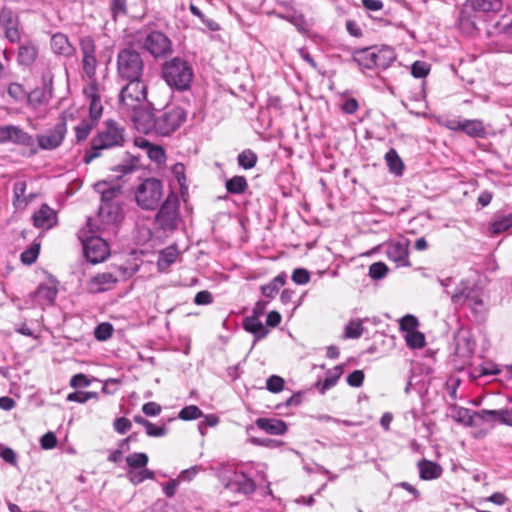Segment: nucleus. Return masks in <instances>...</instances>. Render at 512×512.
<instances>
[{
	"label": "nucleus",
	"instance_id": "11",
	"mask_svg": "<svg viewBox=\"0 0 512 512\" xmlns=\"http://www.w3.org/2000/svg\"><path fill=\"white\" fill-rule=\"evenodd\" d=\"M80 50L82 54V69L85 76L88 78V83L96 80V69L98 60L96 57V44L91 36H84L79 41Z\"/></svg>",
	"mask_w": 512,
	"mask_h": 512
},
{
	"label": "nucleus",
	"instance_id": "43",
	"mask_svg": "<svg viewBox=\"0 0 512 512\" xmlns=\"http://www.w3.org/2000/svg\"><path fill=\"white\" fill-rule=\"evenodd\" d=\"M148 460L149 458L147 454L142 452L132 453L126 457V463L129 467V470L145 468Z\"/></svg>",
	"mask_w": 512,
	"mask_h": 512
},
{
	"label": "nucleus",
	"instance_id": "21",
	"mask_svg": "<svg viewBox=\"0 0 512 512\" xmlns=\"http://www.w3.org/2000/svg\"><path fill=\"white\" fill-rule=\"evenodd\" d=\"M33 224L37 228L48 230L57 223L56 212L48 205L43 204L38 211L33 214Z\"/></svg>",
	"mask_w": 512,
	"mask_h": 512
},
{
	"label": "nucleus",
	"instance_id": "57",
	"mask_svg": "<svg viewBox=\"0 0 512 512\" xmlns=\"http://www.w3.org/2000/svg\"><path fill=\"white\" fill-rule=\"evenodd\" d=\"M266 387L270 392L278 393L284 387V380L280 376L272 375L267 379Z\"/></svg>",
	"mask_w": 512,
	"mask_h": 512
},
{
	"label": "nucleus",
	"instance_id": "40",
	"mask_svg": "<svg viewBox=\"0 0 512 512\" xmlns=\"http://www.w3.org/2000/svg\"><path fill=\"white\" fill-rule=\"evenodd\" d=\"M58 290L54 285H39L36 290V295L39 299L44 300L47 304H53Z\"/></svg>",
	"mask_w": 512,
	"mask_h": 512
},
{
	"label": "nucleus",
	"instance_id": "1",
	"mask_svg": "<svg viewBox=\"0 0 512 512\" xmlns=\"http://www.w3.org/2000/svg\"><path fill=\"white\" fill-rule=\"evenodd\" d=\"M162 78L173 90L187 91L191 87L194 71L191 64L181 57L166 61L161 69Z\"/></svg>",
	"mask_w": 512,
	"mask_h": 512
},
{
	"label": "nucleus",
	"instance_id": "29",
	"mask_svg": "<svg viewBox=\"0 0 512 512\" xmlns=\"http://www.w3.org/2000/svg\"><path fill=\"white\" fill-rule=\"evenodd\" d=\"M287 275L285 272L274 277L268 284L261 287V293L264 297L273 299L278 294L280 288L285 285Z\"/></svg>",
	"mask_w": 512,
	"mask_h": 512
},
{
	"label": "nucleus",
	"instance_id": "52",
	"mask_svg": "<svg viewBox=\"0 0 512 512\" xmlns=\"http://www.w3.org/2000/svg\"><path fill=\"white\" fill-rule=\"evenodd\" d=\"M8 95L16 102L22 101L24 98H27V92L25 91L23 85L19 83H11L7 89Z\"/></svg>",
	"mask_w": 512,
	"mask_h": 512
},
{
	"label": "nucleus",
	"instance_id": "51",
	"mask_svg": "<svg viewBox=\"0 0 512 512\" xmlns=\"http://www.w3.org/2000/svg\"><path fill=\"white\" fill-rule=\"evenodd\" d=\"M113 326L108 322H103L96 326L94 336L99 341H106L113 334Z\"/></svg>",
	"mask_w": 512,
	"mask_h": 512
},
{
	"label": "nucleus",
	"instance_id": "44",
	"mask_svg": "<svg viewBox=\"0 0 512 512\" xmlns=\"http://www.w3.org/2000/svg\"><path fill=\"white\" fill-rule=\"evenodd\" d=\"M26 187L27 185L25 181H17L14 183V205L18 208L25 206L28 202L26 197Z\"/></svg>",
	"mask_w": 512,
	"mask_h": 512
},
{
	"label": "nucleus",
	"instance_id": "61",
	"mask_svg": "<svg viewBox=\"0 0 512 512\" xmlns=\"http://www.w3.org/2000/svg\"><path fill=\"white\" fill-rule=\"evenodd\" d=\"M218 417L215 415H206L204 420L199 423L198 429L201 435H205L207 427H213L218 424Z\"/></svg>",
	"mask_w": 512,
	"mask_h": 512
},
{
	"label": "nucleus",
	"instance_id": "30",
	"mask_svg": "<svg viewBox=\"0 0 512 512\" xmlns=\"http://www.w3.org/2000/svg\"><path fill=\"white\" fill-rule=\"evenodd\" d=\"M462 132L473 138H484L486 129L481 120L464 119Z\"/></svg>",
	"mask_w": 512,
	"mask_h": 512
},
{
	"label": "nucleus",
	"instance_id": "18",
	"mask_svg": "<svg viewBox=\"0 0 512 512\" xmlns=\"http://www.w3.org/2000/svg\"><path fill=\"white\" fill-rule=\"evenodd\" d=\"M83 93L89 103V118L98 122L103 113L98 82L93 81L92 83H87L83 89Z\"/></svg>",
	"mask_w": 512,
	"mask_h": 512
},
{
	"label": "nucleus",
	"instance_id": "31",
	"mask_svg": "<svg viewBox=\"0 0 512 512\" xmlns=\"http://www.w3.org/2000/svg\"><path fill=\"white\" fill-rule=\"evenodd\" d=\"M476 286L471 285L469 281H461L456 287L455 292L451 293V301L454 305H464L465 300L470 296Z\"/></svg>",
	"mask_w": 512,
	"mask_h": 512
},
{
	"label": "nucleus",
	"instance_id": "46",
	"mask_svg": "<svg viewBox=\"0 0 512 512\" xmlns=\"http://www.w3.org/2000/svg\"><path fill=\"white\" fill-rule=\"evenodd\" d=\"M406 345L411 349H421L425 346V336L420 331H414L404 335Z\"/></svg>",
	"mask_w": 512,
	"mask_h": 512
},
{
	"label": "nucleus",
	"instance_id": "50",
	"mask_svg": "<svg viewBox=\"0 0 512 512\" xmlns=\"http://www.w3.org/2000/svg\"><path fill=\"white\" fill-rule=\"evenodd\" d=\"M145 146L147 147L148 157L156 162L157 164H162L165 161V151L162 147L151 145L148 142H145Z\"/></svg>",
	"mask_w": 512,
	"mask_h": 512
},
{
	"label": "nucleus",
	"instance_id": "3",
	"mask_svg": "<svg viewBox=\"0 0 512 512\" xmlns=\"http://www.w3.org/2000/svg\"><path fill=\"white\" fill-rule=\"evenodd\" d=\"M124 129L114 120H107L92 140L91 151L85 154V162L89 163L99 156L98 150L122 146Z\"/></svg>",
	"mask_w": 512,
	"mask_h": 512
},
{
	"label": "nucleus",
	"instance_id": "38",
	"mask_svg": "<svg viewBox=\"0 0 512 512\" xmlns=\"http://www.w3.org/2000/svg\"><path fill=\"white\" fill-rule=\"evenodd\" d=\"M98 122L85 118L75 127V135L78 142L84 141L88 138L91 131L97 125Z\"/></svg>",
	"mask_w": 512,
	"mask_h": 512
},
{
	"label": "nucleus",
	"instance_id": "33",
	"mask_svg": "<svg viewBox=\"0 0 512 512\" xmlns=\"http://www.w3.org/2000/svg\"><path fill=\"white\" fill-rule=\"evenodd\" d=\"M467 305L475 314H482L485 311V304L482 292L479 288L470 291V296L465 300Z\"/></svg>",
	"mask_w": 512,
	"mask_h": 512
},
{
	"label": "nucleus",
	"instance_id": "2",
	"mask_svg": "<svg viewBox=\"0 0 512 512\" xmlns=\"http://www.w3.org/2000/svg\"><path fill=\"white\" fill-rule=\"evenodd\" d=\"M96 190L101 194V204L98 216L104 224H115L121 220L122 208L118 197L121 195L119 185H110L107 182L96 184Z\"/></svg>",
	"mask_w": 512,
	"mask_h": 512
},
{
	"label": "nucleus",
	"instance_id": "12",
	"mask_svg": "<svg viewBox=\"0 0 512 512\" xmlns=\"http://www.w3.org/2000/svg\"><path fill=\"white\" fill-rule=\"evenodd\" d=\"M138 42L155 58L164 57L172 52L170 39L160 31H152Z\"/></svg>",
	"mask_w": 512,
	"mask_h": 512
},
{
	"label": "nucleus",
	"instance_id": "64",
	"mask_svg": "<svg viewBox=\"0 0 512 512\" xmlns=\"http://www.w3.org/2000/svg\"><path fill=\"white\" fill-rule=\"evenodd\" d=\"M213 301L212 294L207 290H202L195 295L194 302L197 305H208Z\"/></svg>",
	"mask_w": 512,
	"mask_h": 512
},
{
	"label": "nucleus",
	"instance_id": "34",
	"mask_svg": "<svg viewBox=\"0 0 512 512\" xmlns=\"http://www.w3.org/2000/svg\"><path fill=\"white\" fill-rule=\"evenodd\" d=\"M474 10L482 12H498L501 10L502 0H471Z\"/></svg>",
	"mask_w": 512,
	"mask_h": 512
},
{
	"label": "nucleus",
	"instance_id": "22",
	"mask_svg": "<svg viewBox=\"0 0 512 512\" xmlns=\"http://www.w3.org/2000/svg\"><path fill=\"white\" fill-rule=\"evenodd\" d=\"M51 48L55 54L64 57H71L75 53V48L63 33H56L51 37Z\"/></svg>",
	"mask_w": 512,
	"mask_h": 512
},
{
	"label": "nucleus",
	"instance_id": "48",
	"mask_svg": "<svg viewBox=\"0 0 512 512\" xmlns=\"http://www.w3.org/2000/svg\"><path fill=\"white\" fill-rule=\"evenodd\" d=\"M91 399L98 400L99 394L97 392L92 391H76L67 395V401L70 402L85 403Z\"/></svg>",
	"mask_w": 512,
	"mask_h": 512
},
{
	"label": "nucleus",
	"instance_id": "54",
	"mask_svg": "<svg viewBox=\"0 0 512 512\" xmlns=\"http://www.w3.org/2000/svg\"><path fill=\"white\" fill-rule=\"evenodd\" d=\"M388 268L383 262H375L369 267V276L374 280H379L387 275Z\"/></svg>",
	"mask_w": 512,
	"mask_h": 512
},
{
	"label": "nucleus",
	"instance_id": "14",
	"mask_svg": "<svg viewBox=\"0 0 512 512\" xmlns=\"http://www.w3.org/2000/svg\"><path fill=\"white\" fill-rule=\"evenodd\" d=\"M67 133V125L65 120H61L55 124V126L48 130L44 134H39L36 136V140L38 145L36 148L39 150H53L58 148Z\"/></svg>",
	"mask_w": 512,
	"mask_h": 512
},
{
	"label": "nucleus",
	"instance_id": "25",
	"mask_svg": "<svg viewBox=\"0 0 512 512\" xmlns=\"http://www.w3.org/2000/svg\"><path fill=\"white\" fill-rule=\"evenodd\" d=\"M419 476L422 480H434L441 477L443 473L442 467L433 461L421 459L418 464Z\"/></svg>",
	"mask_w": 512,
	"mask_h": 512
},
{
	"label": "nucleus",
	"instance_id": "36",
	"mask_svg": "<svg viewBox=\"0 0 512 512\" xmlns=\"http://www.w3.org/2000/svg\"><path fill=\"white\" fill-rule=\"evenodd\" d=\"M385 160L390 172L394 173L395 175H402L404 164L396 150L390 149L385 155Z\"/></svg>",
	"mask_w": 512,
	"mask_h": 512
},
{
	"label": "nucleus",
	"instance_id": "10",
	"mask_svg": "<svg viewBox=\"0 0 512 512\" xmlns=\"http://www.w3.org/2000/svg\"><path fill=\"white\" fill-rule=\"evenodd\" d=\"M13 143L30 149L32 154H36L38 149L35 146L34 137L16 125L0 126V144Z\"/></svg>",
	"mask_w": 512,
	"mask_h": 512
},
{
	"label": "nucleus",
	"instance_id": "15",
	"mask_svg": "<svg viewBox=\"0 0 512 512\" xmlns=\"http://www.w3.org/2000/svg\"><path fill=\"white\" fill-rule=\"evenodd\" d=\"M83 251L87 261L92 264L103 262L110 254L107 242L97 236L83 240Z\"/></svg>",
	"mask_w": 512,
	"mask_h": 512
},
{
	"label": "nucleus",
	"instance_id": "16",
	"mask_svg": "<svg viewBox=\"0 0 512 512\" xmlns=\"http://www.w3.org/2000/svg\"><path fill=\"white\" fill-rule=\"evenodd\" d=\"M122 115L129 118L134 123L135 128L139 132L144 134L155 132L156 114L152 113L148 109H145L144 105L142 107L136 108L135 111L123 113Z\"/></svg>",
	"mask_w": 512,
	"mask_h": 512
},
{
	"label": "nucleus",
	"instance_id": "8",
	"mask_svg": "<svg viewBox=\"0 0 512 512\" xmlns=\"http://www.w3.org/2000/svg\"><path fill=\"white\" fill-rule=\"evenodd\" d=\"M162 196V183L155 178L145 179L135 191L136 202L144 210H154L157 208Z\"/></svg>",
	"mask_w": 512,
	"mask_h": 512
},
{
	"label": "nucleus",
	"instance_id": "35",
	"mask_svg": "<svg viewBox=\"0 0 512 512\" xmlns=\"http://www.w3.org/2000/svg\"><path fill=\"white\" fill-rule=\"evenodd\" d=\"M127 476L129 481L134 484L138 485L145 480H154L155 479V473L152 470L145 468L136 469V470H128Z\"/></svg>",
	"mask_w": 512,
	"mask_h": 512
},
{
	"label": "nucleus",
	"instance_id": "42",
	"mask_svg": "<svg viewBox=\"0 0 512 512\" xmlns=\"http://www.w3.org/2000/svg\"><path fill=\"white\" fill-rule=\"evenodd\" d=\"M482 413L491 416V418L495 421L512 426V408L500 410H483Z\"/></svg>",
	"mask_w": 512,
	"mask_h": 512
},
{
	"label": "nucleus",
	"instance_id": "24",
	"mask_svg": "<svg viewBox=\"0 0 512 512\" xmlns=\"http://www.w3.org/2000/svg\"><path fill=\"white\" fill-rule=\"evenodd\" d=\"M243 328L254 336L253 344L261 339H264L269 330L260 321V318L247 316L243 320Z\"/></svg>",
	"mask_w": 512,
	"mask_h": 512
},
{
	"label": "nucleus",
	"instance_id": "37",
	"mask_svg": "<svg viewBox=\"0 0 512 512\" xmlns=\"http://www.w3.org/2000/svg\"><path fill=\"white\" fill-rule=\"evenodd\" d=\"M225 187L231 194H242L247 190L248 183L244 176H234L226 181Z\"/></svg>",
	"mask_w": 512,
	"mask_h": 512
},
{
	"label": "nucleus",
	"instance_id": "53",
	"mask_svg": "<svg viewBox=\"0 0 512 512\" xmlns=\"http://www.w3.org/2000/svg\"><path fill=\"white\" fill-rule=\"evenodd\" d=\"M202 415V411L195 405L186 406L179 412V418L185 421L198 419Z\"/></svg>",
	"mask_w": 512,
	"mask_h": 512
},
{
	"label": "nucleus",
	"instance_id": "6",
	"mask_svg": "<svg viewBox=\"0 0 512 512\" xmlns=\"http://www.w3.org/2000/svg\"><path fill=\"white\" fill-rule=\"evenodd\" d=\"M144 70V62L140 55L135 50L123 49L117 56V74L123 80H137L142 79Z\"/></svg>",
	"mask_w": 512,
	"mask_h": 512
},
{
	"label": "nucleus",
	"instance_id": "62",
	"mask_svg": "<svg viewBox=\"0 0 512 512\" xmlns=\"http://www.w3.org/2000/svg\"><path fill=\"white\" fill-rule=\"evenodd\" d=\"M146 431V434L150 437H162L164 435H166L167 433V428L162 425V426H157L155 424H153L152 422L147 426V428L145 429Z\"/></svg>",
	"mask_w": 512,
	"mask_h": 512
},
{
	"label": "nucleus",
	"instance_id": "58",
	"mask_svg": "<svg viewBox=\"0 0 512 512\" xmlns=\"http://www.w3.org/2000/svg\"><path fill=\"white\" fill-rule=\"evenodd\" d=\"M90 383L89 378L82 373L74 375L70 380V386L76 389L88 387Z\"/></svg>",
	"mask_w": 512,
	"mask_h": 512
},
{
	"label": "nucleus",
	"instance_id": "60",
	"mask_svg": "<svg viewBox=\"0 0 512 512\" xmlns=\"http://www.w3.org/2000/svg\"><path fill=\"white\" fill-rule=\"evenodd\" d=\"M364 381V373L362 370H355L347 377V383L351 387H360Z\"/></svg>",
	"mask_w": 512,
	"mask_h": 512
},
{
	"label": "nucleus",
	"instance_id": "17",
	"mask_svg": "<svg viewBox=\"0 0 512 512\" xmlns=\"http://www.w3.org/2000/svg\"><path fill=\"white\" fill-rule=\"evenodd\" d=\"M386 255L397 267H410L409 240L402 239L389 242L386 246Z\"/></svg>",
	"mask_w": 512,
	"mask_h": 512
},
{
	"label": "nucleus",
	"instance_id": "55",
	"mask_svg": "<svg viewBox=\"0 0 512 512\" xmlns=\"http://www.w3.org/2000/svg\"><path fill=\"white\" fill-rule=\"evenodd\" d=\"M310 278V273L304 268H296L292 273V281L298 285L307 284Z\"/></svg>",
	"mask_w": 512,
	"mask_h": 512
},
{
	"label": "nucleus",
	"instance_id": "20",
	"mask_svg": "<svg viewBox=\"0 0 512 512\" xmlns=\"http://www.w3.org/2000/svg\"><path fill=\"white\" fill-rule=\"evenodd\" d=\"M117 282L118 276L112 272L98 273L87 282V290L93 294L106 292L113 289Z\"/></svg>",
	"mask_w": 512,
	"mask_h": 512
},
{
	"label": "nucleus",
	"instance_id": "28",
	"mask_svg": "<svg viewBox=\"0 0 512 512\" xmlns=\"http://www.w3.org/2000/svg\"><path fill=\"white\" fill-rule=\"evenodd\" d=\"M374 57H375L376 68H379V69L388 68L396 59L394 50L388 46H383L381 48H375Z\"/></svg>",
	"mask_w": 512,
	"mask_h": 512
},
{
	"label": "nucleus",
	"instance_id": "23",
	"mask_svg": "<svg viewBox=\"0 0 512 512\" xmlns=\"http://www.w3.org/2000/svg\"><path fill=\"white\" fill-rule=\"evenodd\" d=\"M256 426L270 435H283L287 431V425L283 420L275 418H258Z\"/></svg>",
	"mask_w": 512,
	"mask_h": 512
},
{
	"label": "nucleus",
	"instance_id": "45",
	"mask_svg": "<svg viewBox=\"0 0 512 512\" xmlns=\"http://www.w3.org/2000/svg\"><path fill=\"white\" fill-rule=\"evenodd\" d=\"M40 252V242L34 241L27 249H25L20 256L22 263L26 265L33 264Z\"/></svg>",
	"mask_w": 512,
	"mask_h": 512
},
{
	"label": "nucleus",
	"instance_id": "63",
	"mask_svg": "<svg viewBox=\"0 0 512 512\" xmlns=\"http://www.w3.org/2000/svg\"><path fill=\"white\" fill-rule=\"evenodd\" d=\"M40 444L43 449H53L57 444V438L54 433L48 432L41 437Z\"/></svg>",
	"mask_w": 512,
	"mask_h": 512
},
{
	"label": "nucleus",
	"instance_id": "5",
	"mask_svg": "<svg viewBox=\"0 0 512 512\" xmlns=\"http://www.w3.org/2000/svg\"><path fill=\"white\" fill-rule=\"evenodd\" d=\"M147 99V85L142 79L128 80L118 96V108L121 114L142 107Z\"/></svg>",
	"mask_w": 512,
	"mask_h": 512
},
{
	"label": "nucleus",
	"instance_id": "9",
	"mask_svg": "<svg viewBox=\"0 0 512 512\" xmlns=\"http://www.w3.org/2000/svg\"><path fill=\"white\" fill-rule=\"evenodd\" d=\"M179 222V199L171 193L160 207L156 215V223L163 231L173 232L177 229Z\"/></svg>",
	"mask_w": 512,
	"mask_h": 512
},
{
	"label": "nucleus",
	"instance_id": "49",
	"mask_svg": "<svg viewBox=\"0 0 512 512\" xmlns=\"http://www.w3.org/2000/svg\"><path fill=\"white\" fill-rule=\"evenodd\" d=\"M399 326H400L401 331L405 332V334H408V333L417 331L419 322L415 316H413L411 314H407L400 319Z\"/></svg>",
	"mask_w": 512,
	"mask_h": 512
},
{
	"label": "nucleus",
	"instance_id": "32",
	"mask_svg": "<svg viewBox=\"0 0 512 512\" xmlns=\"http://www.w3.org/2000/svg\"><path fill=\"white\" fill-rule=\"evenodd\" d=\"M178 250L174 246H169L163 249L157 261V266L160 271H166L171 264H173L178 257Z\"/></svg>",
	"mask_w": 512,
	"mask_h": 512
},
{
	"label": "nucleus",
	"instance_id": "26",
	"mask_svg": "<svg viewBox=\"0 0 512 512\" xmlns=\"http://www.w3.org/2000/svg\"><path fill=\"white\" fill-rule=\"evenodd\" d=\"M511 227H512V213H508V214L497 213V214H495L493 220L491 221V223L489 225V231L492 235H497V234L507 231Z\"/></svg>",
	"mask_w": 512,
	"mask_h": 512
},
{
	"label": "nucleus",
	"instance_id": "19",
	"mask_svg": "<svg viewBox=\"0 0 512 512\" xmlns=\"http://www.w3.org/2000/svg\"><path fill=\"white\" fill-rule=\"evenodd\" d=\"M0 25L4 29L5 37L11 43H16L20 40L19 20L11 9H1Z\"/></svg>",
	"mask_w": 512,
	"mask_h": 512
},
{
	"label": "nucleus",
	"instance_id": "59",
	"mask_svg": "<svg viewBox=\"0 0 512 512\" xmlns=\"http://www.w3.org/2000/svg\"><path fill=\"white\" fill-rule=\"evenodd\" d=\"M111 12L114 18L125 15L127 12L126 0H111Z\"/></svg>",
	"mask_w": 512,
	"mask_h": 512
},
{
	"label": "nucleus",
	"instance_id": "47",
	"mask_svg": "<svg viewBox=\"0 0 512 512\" xmlns=\"http://www.w3.org/2000/svg\"><path fill=\"white\" fill-rule=\"evenodd\" d=\"M257 155L250 149L242 151L237 158L238 165L243 169H251L257 163Z\"/></svg>",
	"mask_w": 512,
	"mask_h": 512
},
{
	"label": "nucleus",
	"instance_id": "27",
	"mask_svg": "<svg viewBox=\"0 0 512 512\" xmlns=\"http://www.w3.org/2000/svg\"><path fill=\"white\" fill-rule=\"evenodd\" d=\"M375 48H364L354 52L353 62L366 69L376 68Z\"/></svg>",
	"mask_w": 512,
	"mask_h": 512
},
{
	"label": "nucleus",
	"instance_id": "39",
	"mask_svg": "<svg viewBox=\"0 0 512 512\" xmlns=\"http://www.w3.org/2000/svg\"><path fill=\"white\" fill-rule=\"evenodd\" d=\"M364 327L359 319L350 320L344 328L345 339H358L362 336Z\"/></svg>",
	"mask_w": 512,
	"mask_h": 512
},
{
	"label": "nucleus",
	"instance_id": "7",
	"mask_svg": "<svg viewBox=\"0 0 512 512\" xmlns=\"http://www.w3.org/2000/svg\"><path fill=\"white\" fill-rule=\"evenodd\" d=\"M186 111L179 106H167L159 111L155 117V132L160 136L174 133L186 120Z\"/></svg>",
	"mask_w": 512,
	"mask_h": 512
},
{
	"label": "nucleus",
	"instance_id": "4",
	"mask_svg": "<svg viewBox=\"0 0 512 512\" xmlns=\"http://www.w3.org/2000/svg\"><path fill=\"white\" fill-rule=\"evenodd\" d=\"M217 477L224 487L231 492L249 495L256 489L255 482L243 472L237 471L232 464H221L217 468Z\"/></svg>",
	"mask_w": 512,
	"mask_h": 512
},
{
	"label": "nucleus",
	"instance_id": "13",
	"mask_svg": "<svg viewBox=\"0 0 512 512\" xmlns=\"http://www.w3.org/2000/svg\"><path fill=\"white\" fill-rule=\"evenodd\" d=\"M53 79L50 74L42 77V86L37 87L27 94L28 106L34 111H40L46 107L53 97Z\"/></svg>",
	"mask_w": 512,
	"mask_h": 512
},
{
	"label": "nucleus",
	"instance_id": "41",
	"mask_svg": "<svg viewBox=\"0 0 512 512\" xmlns=\"http://www.w3.org/2000/svg\"><path fill=\"white\" fill-rule=\"evenodd\" d=\"M37 57V49L33 45H23L19 48L18 59L23 65H31Z\"/></svg>",
	"mask_w": 512,
	"mask_h": 512
},
{
	"label": "nucleus",
	"instance_id": "56",
	"mask_svg": "<svg viewBox=\"0 0 512 512\" xmlns=\"http://www.w3.org/2000/svg\"><path fill=\"white\" fill-rule=\"evenodd\" d=\"M429 65L423 61H416L412 64L411 74L415 78H423L429 73Z\"/></svg>",
	"mask_w": 512,
	"mask_h": 512
}]
</instances>
